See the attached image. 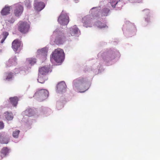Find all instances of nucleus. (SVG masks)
I'll return each instance as SVG.
<instances>
[{"mask_svg": "<svg viewBox=\"0 0 160 160\" xmlns=\"http://www.w3.org/2000/svg\"><path fill=\"white\" fill-rule=\"evenodd\" d=\"M4 116L6 119L8 120H12L13 118L12 113L8 112L4 113Z\"/></svg>", "mask_w": 160, "mask_h": 160, "instance_id": "nucleus-21", "label": "nucleus"}, {"mask_svg": "<svg viewBox=\"0 0 160 160\" xmlns=\"http://www.w3.org/2000/svg\"><path fill=\"white\" fill-rule=\"evenodd\" d=\"M120 2V1L118 2L117 0H110V1L111 5L113 8H115L116 5L118 6V3Z\"/></svg>", "mask_w": 160, "mask_h": 160, "instance_id": "nucleus-24", "label": "nucleus"}, {"mask_svg": "<svg viewBox=\"0 0 160 160\" xmlns=\"http://www.w3.org/2000/svg\"><path fill=\"white\" fill-rule=\"evenodd\" d=\"M56 32H57V31H55L54 32H53V34H55L56 33Z\"/></svg>", "mask_w": 160, "mask_h": 160, "instance_id": "nucleus-34", "label": "nucleus"}, {"mask_svg": "<svg viewBox=\"0 0 160 160\" xmlns=\"http://www.w3.org/2000/svg\"><path fill=\"white\" fill-rule=\"evenodd\" d=\"M47 79V78L45 76L41 75L39 74L38 79V82L41 83H43Z\"/></svg>", "mask_w": 160, "mask_h": 160, "instance_id": "nucleus-19", "label": "nucleus"}, {"mask_svg": "<svg viewBox=\"0 0 160 160\" xmlns=\"http://www.w3.org/2000/svg\"><path fill=\"white\" fill-rule=\"evenodd\" d=\"M88 83L86 79L83 78H79L73 82V86L77 88L83 89L84 92L88 89Z\"/></svg>", "mask_w": 160, "mask_h": 160, "instance_id": "nucleus-2", "label": "nucleus"}, {"mask_svg": "<svg viewBox=\"0 0 160 160\" xmlns=\"http://www.w3.org/2000/svg\"><path fill=\"white\" fill-rule=\"evenodd\" d=\"M4 125L2 122H0V129H2L3 128Z\"/></svg>", "mask_w": 160, "mask_h": 160, "instance_id": "nucleus-32", "label": "nucleus"}, {"mask_svg": "<svg viewBox=\"0 0 160 160\" xmlns=\"http://www.w3.org/2000/svg\"><path fill=\"white\" fill-rule=\"evenodd\" d=\"M8 35V33L7 32H3L2 34V38L1 41V43H2L4 41Z\"/></svg>", "mask_w": 160, "mask_h": 160, "instance_id": "nucleus-22", "label": "nucleus"}, {"mask_svg": "<svg viewBox=\"0 0 160 160\" xmlns=\"http://www.w3.org/2000/svg\"><path fill=\"white\" fill-rule=\"evenodd\" d=\"M29 63L31 65L34 64L36 62V59L35 58H31L29 60Z\"/></svg>", "mask_w": 160, "mask_h": 160, "instance_id": "nucleus-31", "label": "nucleus"}, {"mask_svg": "<svg viewBox=\"0 0 160 160\" xmlns=\"http://www.w3.org/2000/svg\"><path fill=\"white\" fill-rule=\"evenodd\" d=\"M17 58L14 57L13 58L10 59L7 62V65L9 67H10L13 65H15L16 64L17 62H16Z\"/></svg>", "mask_w": 160, "mask_h": 160, "instance_id": "nucleus-16", "label": "nucleus"}, {"mask_svg": "<svg viewBox=\"0 0 160 160\" xmlns=\"http://www.w3.org/2000/svg\"><path fill=\"white\" fill-rule=\"evenodd\" d=\"M95 25L98 28H108V26L104 23H103L100 21H98L95 23Z\"/></svg>", "mask_w": 160, "mask_h": 160, "instance_id": "nucleus-20", "label": "nucleus"}, {"mask_svg": "<svg viewBox=\"0 0 160 160\" xmlns=\"http://www.w3.org/2000/svg\"><path fill=\"white\" fill-rule=\"evenodd\" d=\"M40 52L41 53V55L46 58L47 54V51L46 49L43 48L40 50Z\"/></svg>", "mask_w": 160, "mask_h": 160, "instance_id": "nucleus-26", "label": "nucleus"}, {"mask_svg": "<svg viewBox=\"0 0 160 160\" xmlns=\"http://www.w3.org/2000/svg\"><path fill=\"white\" fill-rule=\"evenodd\" d=\"M15 70L16 71V72L18 71L19 72V70L18 69H16Z\"/></svg>", "mask_w": 160, "mask_h": 160, "instance_id": "nucleus-33", "label": "nucleus"}, {"mask_svg": "<svg viewBox=\"0 0 160 160\" xmlns=\"http://www.w3.org/2000/svg\"><path fill=\"white\" fill-rule=\"evenodd\" d=\"M58 21L62 25H67L69 22V17L67 13L62 12L58 18Z\"/></svg>", "mask_w": 160, "mask_h": 160, "instance_id": "nucleus-6", "label": "nucleus"}, {"mask_svg": "<svg viewBox=\"0 0 160 160\" xmlns=\"http://www.w3.org/2000/svg\"><path fill=\"white\" fill-rule=\"evenodd\" d=\"M66 85L64 82H61L57 85V89L58 92H63L65 91Z\"/></svg>", "mask_w": 160, "mask_h": 160, "instance_id": "nucleus-11", "label": "nucleus"}, {"mask_svg": "<svg viewBox=\"0 0 160 160\" xmlns=\"http://www.w3.org/2000/svg\"><path fill=\"white\" fill-rule=\"evenodd\" d=\"M8 152V149L7 147H5L3 148L1 150V153L6 155Z\"/></svg>", "mask_w": 160, "mask_h": 160, "instance_id": "nucleus-29", "label": "nucleus"}, {"mask_svg": "<svg viewBox=\"0 0 160 160\" xmlns=\"http://www.w3.org/2000/svg\"><path fill=\"white\" fill-rule=\"evenodd\" d=\"M23 7L19 4H17L15 6L14 13L15 15L18 17L21 15L23 11Z\"/></svg>", "mask_w": 160, "mask_h": 160, "instance_id": "nucleus-8", "label": "nucleus"}, {"mask_svg": "<svg viewBox=\"0 0 160 160\" xmlns=\"http://www.w3.org/2000/svg\"><path fill=\"white\" fill-rule=\"evenodd\" d=\"M6 78L5 80H9L12 79V77L13 73H12L9 72L6 73Z\"/></svg>", "mask_w": 160, "mask_h": 160, "instance_id": "nucleus-23", "label": "nucleus"}, {"mask_svg": "<svg viewBox=\"0 0 160 160\" xmlns=\"http://www.w3.org/2000/svg\"><path fill=\"white\" fill-rule=\"evenodd\" d=\"M91 19L90 15H88L83 17L82 18V22L83 26L86 28L91 27L92 26Z\"/></svg>", "mask_w": 160, "mask_h": 160, "instance_id": "nucleus-9", "label": "nucleus"}, {"mask_svg": "<svg viewBox=\"0 0 160 160\" xmlns=\"http://www.w3.org/2000/svg\"><path fill=\"white\" fill-rule=\"evenodd\" d=\"M8 142V139L7 138H6L2 137H0V142L1 143L7 144Z\"/></svg>", "mask_w": 160, "mask_h": 160, "instance_id": "nucleus-25", "label": "nucleus"}, {"mask_svg": "<svg viewBox=\"0 0 160 160\" xmlns=\"http://www.w3.org/2000/svg\"><path fill=\"white\" fill-rule=\"evenodd\" d=\"M45 7V3L40 0H35L34 1V8L38 12L42 10Z\"/></svg>", "mask_w": 160, "mask_h": 160, "instance_id": "nucleus-7", "label": "nucleus"}, {"mask_svg": "<svg viewBox=\"0 0 160 160\" xmlns=\"http://www.w3.org/2000/svg\"><path fill=\"white\" fill-rule=\"evenodd\" d=\"M115 58L114 52H110L107 54L106 56L103 58L104 60H111Z\"/></svg>", "mask_w": 160, "mask_h": 160, "instance_id": "nucleus-13", "label": "nucleus"}, {"mask_svg": "<svg viewBox=\"0 0 160 160\" xmlns=\"http://www.w3.org/2000/svg\"><path fill=\"white\" fill-rule=\"evenodd\" d=\"M25 5L27 8H30L31 7V3L29 0H26L25 2Z\"/></svg>", "mask_w": 160, "mask_h": 160, "instance_id": "nucleus-28", "label": "nucleus"}, {"mask_svg": "<svg viewBox=\"0 0 160 160\" xmlns=\"http://www.w3.org/2000/svg\"><path fill=\"white\" fill-rule=\"evenodd\" d=\"M65 39V37L63 33L60 32L56 38L55 41L59 44H62Z\"/></svg>", "mask_w": 160, "mask_h": 160, "instance_id": "nucleus-12", "label": "nucleus"}, {"mask_svg": "<svg viewBox=\"0 0 160 160\" xmlns=\"http://www.w3.org/2000/svg\"><path fill=\"white\" fill-rule=\"evenodd\" d=\"M109 11V10L107 8L104 9L102 11V15L103 16H107Z\"/></svg>", "mask_w": 160, "mask_h": 160, "instance_id": "nucleus-30", "label": "nucleus"}, {"mask_svg": "<svg viewBox=\"0 0 160 160\" xmlns=\"http://www.w3.org/2000/svg\"><path fill=\"white\" fill-rule=\"evenodd\" d=\"M64 53L62 49L58 48L56 49L52 54V58L58 63H61L63 60Z\"/></svg>", "mask_w": 160, "mask_h": 160, "instance_id": "nucleus-1", "label": "nucleus"}, {"mask_svg": "<svg viewBox=\"0 0 160 160\" xmlns=\"http://www.w3.org/2000/svg\"><path fill=\"white\" fill-rule=\"evenodd\" d=\"M70 33L72 36L76 35L78 33V29L76 26H74L71 28Z\"/></svg>", "mask_w": 160, "mask_h": 160, "instance_id": "nucleus-18", "label": "nucleus"}, {"mask_svg": "<svg viewBox=\"0 0 160 160\" xmlns=\"http://www.w3.org/2000/svg\"><path fill=\"white\" fill-rule=\"evenodd\" d=\"M48 92L46 89H38L34 94V96L44 99L48 97Z\"/></svg>", "mask_w": 160, "mask_h": 160, "instance_id": "nucleus-4", "label": "nucleus"}, {"mask_svg": "<svg viewBox=\"0 0 160 160\" xmlns=\"http://www.w3.org/2000/svg\"><path fill=\"white\" fill-rule=\"evenodd\" d=\"M30 28L29 24L26 22L20 21L18 23V30L22 33H27Z\"/></svg>", "mask_w": 160, "mask_h": 160, "instance_id": "nucleus-3", "label": "nucleus"}, {"mask_svg": "<svg viewBox=\"0 0 160 160\" xmlns=\"http://www.w3.org/2000/svg\"><path fill=\"white\" fill-rule=\"evenodd\" d=\"M23 46L22 42L18 39L14 40L12 42V48L15 52L19 51Z\"/></svg>", "mask_w": 160, "mask_h": 160, "instance_id": "nucleus-5", "label": "nucleus"}, {"mask_svg": "<svg viewBox=\"0 0 160 160\" xmlns=\"http://www.w3.org/2000/svg\"><path fill=\"white\" fill-rule=\"evenodd\" d=\"M20 132L19 130H16L13 132L12 133L13 136L15 138H17L18 137Z\"/></svg>", "mask_w": 160, "mask_h": 160, "instance_id": "nucleus-27", "label": "nucleus"}, {"mask_svg": "<svg viewBox=\"0 0 160 160\" xmlns=\"http://www.w3.org/2000/svg\"><path fill=\"white\" fill-rule=\"evenodd\" d=\"M39 74L45 76L51 72L49 67L43 66L39 68Z\"/></svg>", "mask_w": 160, "mask_h": 160, "instance_id": "nucleus-10", "label": "nucleus"}, {"mask_svg": "<svg viewBox=\"0 0 160 160\" xmlns=\"http://www.w3.org/2000/svg\"><path fill=\"white\" fill-rule=\"evenodd\" d=\"M10 11V7L5 6L1 10V13L2 15H6L9 13Z\"/></svg>", "mask_w": 160, "mask_h": 160, "instance_id": "nucleus-17", "label": "nucleus"}, {"mask_svg": "<svg viewBox=\"0 0 160 160\" xmlns=\"http://www.w3.org/2000/svg\"><path fill=\"white\" fill-rule=\"evenodd\" d=\"M10 103L14 107H16L18 103L19 98L17 97H14L9 98Z\"/></svg>", "mask_w": 160, "mask_h": 160, "instance_id": "nucleus-14", "label": "nucleus"}, {"mask_svg": "<svg viewBox=\"0 0 160 160\" xmlns=\"http://www.w3.org/2000/svg\"><path fill=\"white\" fill-rule=\"evenodd\" d=\"M35 113L34 110L31 108H28L24 112V114L28 117H31L33 116Z\"/></svg>", "mask_w": 160, "mask_h": 160, "instance_id": "nucleus-15", "label": "nucleus"}]
</instances>
